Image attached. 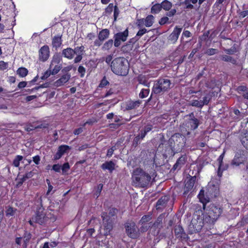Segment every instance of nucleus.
<instances>
[{
	"label": "nucleus",
	"instance_id": "obj_60",
	"mask_svg": "<svg viewBox=\"0 0 248 248\" xmlns=\"http://www.w3.org/2000/svg\"><path fill=\"white\" fill-rule=\"evenodd\" d=\"M142 140V139L140 137V135H137L134 139L133 145H134L135 146H137L140 143V140Z\"/></svg>",
	"mask_w": 248,
	"mask_h": 248
},
{
	"label": "nucleus",
	"instance_id": "obj_54",
	"mask_svg": "<svg viewBox=\"0 0 248 248\" xmlns=\"http://www.w3.org/2000/svg\"><path fill=\"white\" fill-rule=\"evenodd\" d=\"M8 63L3 61H0V70H4L8 68Z\"/></svg>",
	"mask_w": 248,
	"mask_h": 248
},
{
	"label": "nucleus",
	"instance_id": "obj_49",
	"mask_svg": "<svg viewBox=\"0 0 248 248\" xmlns=\"http://www.w3.org/2000/svg\"><path fill=\"white\" fill-rule=\"evenodd\" d=\"M218 52V50L217 49L209 48L206 50L205 54H206L207 55H208L209 56H211V55H213L215 54H217Z\"/></svg>",
	"mask_w": 248,
	"mask_h": 248
},
{
	"label": "nucleus",
	"instance_id": "obj_44",
	"mask_svg": "<svg viewBox=\"0 0 248 248\" xmlns=\"http://www.w3.org/2000/svg\"><path fill=\"white\" fill-rule=\"evenodd\" d=\"M235 44L229 49H224V51L228 54H233L236 52L237 50L235 47Z\"/></svg>",
	"mask_w": 248,
	"mask_h": 248
},
{
	"label": "nucleus",
	"instance_id": "obj_8",
	"mask_svg": "<svg viewBox=\"0 0 248 248\" xmlns=\"http://www.w3.org/2000/svg\"><path fill=\"white\" fill-rule=\"evenodd\" d=\"M186 139L182 134L176 133L169 139V142L172 144L175 152L180 153L185 146Z\"/></svg>",
	"mask_w": 248,
	"mask_h": 248
},
{
	"label": "nucleus",
	"instance_id": "obj_11",
	"mask_svg": "<svg viewBox=\"0 0 248 248\" xmlns=\"http://www.w3.org/2000/svg\"><path fill=\"white\" fill-rule=\"evenodd\" d=\"M128 30L126 29L123 32H119L114 35V46L116 47H118L121 44V42H125L126 41L128 36Z\"/></svg>",
	"mask_w": 248,
	"mask_h": 248
},
{
	"label": "nucleus",
	"instance_id": "obj_46",
	"mask_svg": "<svg viewBox=\"0 0 248 248\" xmlns=\"http://www.w3.org/2000/svg\"><path fill=\"white\" fill-rule=\"evenodd\" d=\"M73 65H69L67 66L63 67L62 69V72L63 74V75L67 74V75H71L69 72L72 70L73 68Z\"/></svg>",
	"mask_w": 248,
	"mask_h": 248
},
{
	"label": "nucleus",
	"instance_id": "obj_26",
	"mask_svg": "<svg viewBox=\"0 0 248 248\" xmlns=\"http://www.w3.org/2000/svg\"><path fill=\"white\" fill-rule=\"evenodd\" d=\"M115 165L116 164L112 161L110 160L106 161L103 163L101 166V168L104 170H108L110 173H112L115 169Z\"/></svg>",
	"mask_w": 248,
	"mask_h": 248
},
{
	"label": "nucleus",
	"instance_id": "obj_62",
	"mask_svg": "<svg viewBox=\"0 0 248 248\" xmlns=\"http://www.w3.org/2000/svg\"><path fill=\"white\" fill-rule=\"evenodd\" d=\"M103 40H101L100 38H98V39H96L93 42L94 46L99 47L101 45H103Z\"/></svg>",
	"mask_w": 248,
	"mask_h": 248
},
{
	"label": "nucleus",
	"instance_id": "obj_24",
	"mask_svg": "<svg viewBox=\"0 0 248 248\" xmlns=\"http://www.w3.org/2000/svg\"><path fill=\"white\" fill-rule=\"evenodd\" d=\"M182 30V29L181 28L176 26L173 31L169 36V40L171 41L173 43L176 42L178 39Z\"/></svg>",
	"mask_w": 248,
	"mask_h": 248
},
{
	"label": "nucleus",
	"instance_id": "obj_23",
	"mask_svg": "<svg viewBox=\"0 0 248 248\" xmlns=\"http://www.w3.org/2000/svg\"><path fill=\"white\" fill-rule=\"evenodd\" d=\"M199 125V120L194 117L193 118L189 119L186 123V125L189 130L196 129L198 127Z\"/></svg>",
	"mask_w": 248,
	"mask_h": 248
},
{
	"label": "nucleus",
	"instance_id": "obj_48",
	"mask_svg": "<svg viewBox=\"0 0 248 248\" xmlns=\"http://www.w3.org/2000/svg\"><path fill=\"white\" fill-rule=\"evenodd\" d=\"M151 218H152L150 215H144L140 220V223L143 224L149 221Z\"/></svg>",
	"mask_w": 248,
	"mask_h": 248
},
{
	"label": "nucleus",
	"instance_id": "obj_58",
	"mask_svg": "<svg viewBox=\"0 0 248 248\" xmlns=\"http://www.w3.org/2000/svg\"><path fill=\"white\" fill-rule=\"evenodd\" d=\"M52 170L56 172H60L61 166L59 164H54L52 166Z\"/></svg>",
	"mask_w": 248,
	"mask_h": 248
},
{
	"label": "nucleus",
	"instance_id": "obj_13",
	"mask_svg": "<svg viewBox=\"0 0 248 248\" xmlns=\"http://www.w3.org/2000/svg\"><path fill=\"white\" fill-rule=\"evenodd\" d=\"M163 216L161 214L159 215L156 218L155 222L154 223L152 227L155 230L153 232L154 236H157L159 235L161 229L163 227L162 220Z\"/></svg>",
	"mask_w": 248,
	"mask_h": 248
},
{
	"label": "nucleus",
	"instance_id": "obj_56",
	"mask_svg": "<svg viewBox=\"0 0 248 248\" xmlns=\"http://www.w3.org/2000/svg\"><path fill=\"white\" fill-rule=\"evenodd\" d=\"M46 182L48 185V189H47V191L46 192V195H48L50 193V192L52 190L53 188V186L51 185V183H50V181L49 179H46Z\"/></svg>",
	"mask_w": 248,
	"mask_h": 248
},
{
	"label": "nucleus",
	"instance_id": "obj_15",
	"mask_svg": "<svg viewBox=\"0 0 248 248\" xmlns=\"http://www.w3.org/2000/svg\"><path fill=\"white\" fill-rule=\"evenodd\" d=\"M200 202L202 204V207L204 210L206 209V204L210 202L211 198L207 194L203 188L200 190L198 195Z\"/></svg>",
	"mask_w": 248,
	"mask_h": 248
},
{
	"label": "nucleus",
	"instance_id": "obj_42",
	"mask_svg": "<svg viewBox=\"0 0 248 248\" xmlns=\"http://www.w3.org/2000/svg\"><path fill=\"white\" fill-rule=\"evenodd\" d=\"M113 17H114V21H116L117 20V19L119 15L120 14V10L118 7V3L117 2L115 3V4L114 5V8L113 9Z\"/></svg>",
	"mask_w": 248,
	"mask_h": 248
},
{
	"label": "nucleus",
	"instance_id": "obj_17",
	"mask_svg": "<svg viewBox=\"0 0 248 248\" xmlns=\"http://www.w3.org/2000/svg\"><path fill=\"white\" fill-rule=\"evenodd\" d=\"M174 233L176 237L181 240H186L187 238V235L185 232L183 227L180 225H176L174 229Z\"/></svg>",
	"mask_w": 248,
	"mask_h": 248
},
{
	"label": "nucleus",
	"instance_id": "obj_52",
	"mask_svg": "<svg viewBox=\"0 0 248 248\" xmlns=\"http://www.w3.org/2000/svg\"><path fill=\"white\" fill-rule=\"evenodd\" d=\"M70 165L68 162L64 163L62 166H61V170L63 173H64L67 170L70 169Z\"/></svg>",
	"mask_w": 248,
	"mask_h": 248
},
{
	"label": "nucleus",
	"instance_id": "obj_57",
	"mask_svg": "<svg viewBox=\"0 0 248 248\" xmlns=\"http://www.w3.org/2000/svg\"><path fill=\"white\" fill-rule=\"evenodd\" d=\"M237 13H238L239 18L241 19V18L245 17L247 16H248V10L244 11H242V12H240L239 13L237 12Z\"/></svg>",
	"mask_w": 248,
	"mask_h": 248
},
{
	"label": "nucleus",
	"instance_id": "obj_14",
	"mask_svg": "<svg viewBox=\"0 0 248 248\" xmlns=\"http://www.w3.org/2000/svg\"><path fill=\"white\" fill-rule=\"evenodd\" d=\"M245 156L243 151L237 152L232 161V165L238 166L243 163L245 160Z\"/></svg>",
	"mask_w": 248,
	"mask_h": 248
},
{
	"label": "nucleus",
	"instance_id": "obj_38",
	"mask_svg": "<svg viewBox=\"0 0 248 248\" xmlns=\"http://www.w3.org/2000/svg\"><path fill=\"white\" fill-rule=\"evenodd\" d=\"M161 4H155L151 8V13L154 14H157L161 11Z\"/></svg>",
	"mask_w": 248,
	"mask_h": 248
},
{
	"label": "nucleus",
	"instance_id": "obj_64",
	"mask_svg": "<svg viewBox=\"0 0 248 248\" xmlns=\"http://www.w3.org/2000/svg\"><path fill=\"white\" fill-rule=\"evenodd\" d=\"M168 21L169 18L167 16H164L160 19L159 23L161 25H163L167 23L168 22Z\"/></svg>",
	"mask_w": 248,
	"mask_h": 248
},
{
	"label": "nucleus",
	"instance_id": "obj_50",
	"mask_svg": "<svg viewBox=\"0 0 248 248\" xmlns=\"http://www.w3.org/2000/svg\"><path fill=\"white\" fill-rule=\"evenodd\" d=\"M51 75H52V72L49 68L44 73L43 75L41 77V78L42 80H45L47 78H48Z\"/></svg>",
	"mask_w": 248,
	"mask_h": 248
},
{
	"label": "nucleus",
	"instance_id": "obj_33",
	"mask_svg": "<svg viewBox=\"0 0 248 248\" xmlns=\"http://www.w3.org/2000/svg\"><path fill=\"white\" fill-rule=\"evenodd\" d=\"M29 71L28 69L24 67H21L17 69L16 73L20 77H25L28 74Z\"/></svg>",
	"mask_w": 248,
	"mask_h": 248
},
{
	"label": "nucleus",
	"instance_id": "obj_40",
	"mask_svg": "<svg viewBox=\"0 0 248 248\" xmlns=\"http://www.w3.org/2000/svg\"><path fill=\"white\" fill-rule=\"evenodd\" d=\"M51 61L59 63H62V56L59 53H55L53 55Z\"/></svg>",
	"mask_w": 248,
	"mask_h": 248
},
{
	"label": "nucleus",
	"instance_id": "obj_61",
	"mask_svg": "<svg viewBox=\"0 0 248 248\" xmlns=\"http://www.w3.org/2000/svg\"><path fill=\"white\" fill-rule=\"evenodd\" d=\"M96 122H97V121L95 118L89 119L83 124L82 126H85L87 124L92 125Z\"/></svg>",
	"mask_w": 248,
	"mask_h": 248
},
{
	"label": "nucleus",
	"instance_id": "obj_25",
	"mask_svg": "<svg viewBox=\"0 0 248 248\" xmlns=\"http://www.w3.org/2000/svg\"><path fill=\"white\" fill-rule=\"evenodd\" d=\"M238 139L242 145L248 150V132H241L239 134Z\"/></svg>",
	"mask_w": 248,
	"mask_h": 248
},
{
	"label": "nucleus",
	"instance_id": "obj_29",
	"mask_svg": "<svg viewBox=\"0 0 248 248\" xmlns=\"http://www.w3.org/2000/svg\"><path fill=\"white\" fill-rule=\"evenodd\" d=\"M110 35V31L108 29H102L98 34V38L103 41L108 38Z\"/></svg>",
	"mask_w": 248,
	"mask_h": 248
},
{
	"label": "nucleus",
	"instance_id": "obj_3",
	"mask_svg": "<svg viewBox=\"0 0 248 248\" xmlns=\"http://www.w3.org/2000/svg\"><path fill=\"white\" fill-rule=\"evenodd\" d=\"M118 210L114 207L108 208V212H103L101 217L103 221V226L106 234L109 233L113 227L114 221L117 218Z\"/></svg>",
	"mask_w": 248,
	"mask_h": 248
},
{
	"label": "nucleus",
	"instance_id": "obj_63",
	"mask_svg": "<svg viewBox=\"0 0 248 248\" xmlns=\"http://www.w3.org/2000/svg\"><path fill=\"white\" fill-rule=\"evenodd\" d=\"M103 185L102 184H99L98 186H97V190L95 192V194L98 197L101 192V191L102 190V188H103Z\"/></svg>",
	"mask_w": 248,
	"mask_h": 248
},
{
	"label": "nucleus",
	"instance_id": "obj_2",
	"mask_svg": "<svg viewBox=\"0 0 248 248\" xmlns=\"http://www.w3.org/2000/svg\"><path fill=\"white\" fill-rule=\"evenodd\" d=\"M110 68L116 75L126 76L129 71V63L125 58L119 57L114 59L111 62Z\"/></svg>",
	"mask_w": 248,
	"mask_h": 248
},
{
	"label": "nucleus",
	"instance_id": "obj_31",
	"mask_svg": "<svg viewBox=\"0 0 248 248\" xmlns=\"http://www.w3.org/2000/svg\"><path fill=\"white\" fill-rule=\"evenodd\" d=\"M113 44V40L112 39H110L108 41H106L102 45L101 49L105 51H108L112 47Z\"/></svg>",
	"mask_w": 248,
	"mask_h": 248
},
{
	"label": "nucleus",
	"instance_id": "obj_27",
	"mask_svg": "<svg viewBox=\"0 0 248 248\" xmlns=\"http://www.w3.org/2000/svg\"><path fill=\"white\" fill-rule=\"evenodd\" d=\"M71 78V75H62L60 78L57 79L55 82V85L57 87H60L63 85H64L65 83L67 82Z\"/></svg>",
	"mask_w": 248,
	"mask_h": 248
},
{
	"label": "nucleus",
	"instance_id": "obj_12",
	"mask_svg": "<svg viewBox=\"0 0 248 248\" xmlns=\"http://www.w3.org/2000/svg\"><path fill=\"white\" fill-rule=\"evenodd\" d=\"M50 56V49L49 46L45 45L42 46L38 51V59L40 62H45L49 59Z\"/></svg>",
	"mask_w": 248,
	"mask_h": 248
},
{
	"label": "nucleus",
	"instance_id": "obj_39",
	"mask_svg": "<svg viewBox=\"0 0 248 248\" xmlns=\"http://www.w3.org/2000/svg\"><path fill=\"white\" fill-rule=\"evenodd\" d=\"M23 157L20 155L16 156L13 161V165L15 167H18L20 165V162L22 160Z\"/></svg>",
	"mask_w": 248,
	"mask_h": 248
},
{
	"label": "nucleus",
	"instance_id": "obj_16",
	"mask_svg": "<svg viewBox=\"0 0 248 248\" xmlns=\"http://www.w3.org/2000/svg\"><path fill=\"white\" fill-rule=\"evenodd\" d=\"M71 149V147L67 145H61L58 148L57 152L54 155L53 159L55 160L60 159L62 156Z\"/></svg>",
	"mask_w": 248,
	"mask_h": 248
},
{
	"label": "nucleus",
	"instance_id": "obj_18",
	"mask_svg": "<svg viewBox=\"0 0 248 248\" xmlns=\"http://www.w3.org/2000/svg\"><path fill=\"white\" fill-rule=\"evenodd\" d=\"M196 179V176H190L186 182L183 192L184 195H186L191 190L195 184Z\"/></svg>",
	"mask_w": 248,
	"mask_h": 248
},
{
	"label": "nucleus",
	"instance_id": "obj_9",
	"mask_svg": "<svg viewBox=\"0 0 248 248\" xmlns=\"http://www.w3.org/2000/svg\"><path fill=\"white\" fill-rule=\"evenodd\" d=\"M124 228L127 235L132 239H137L140 236V232L135 222L127 221L125 222Z\"/></svg>",
	"mask_w": 248,
	"mask_h": 248
},
{
	"label": "nucleus",
	"instance_id": "obj_21",
	"mask_svg": "<svg viewBox=\"0 0 248 248\" xmlns=\"http://www.w3.org/2000/svg\"><path fill=\"white\" fill-rule=\"evenodd\" d=\"M62 44V34H58L52 38V47L57 50Z\"/></svg>",
	"mask_w": 248,
	"mask_h": 248
},
{
	"label": "nucleus",
	"instance_id": "obj_30",
	"mask_svg": "<svg viewBox=\"0 0 248 248\" xmlns=\"http://www.w3.org/2000/svg\"><path fill=\"white\" fill-rule=\"evenodd\" d=\"M22 237V239H23V244L22 245L23 248H27L28 244L31 239V234L30 232L25 231L24 234Z\"/></svg>",
	"mask_w": 248,
	"mask_h": 248
},
{
	"label": "nucleus",
	"instance_id": "obj_10",
	"mask_svg": "<svg viewBox=\"0 0 248 248\" xmlns=\"http://www.w3.org/2000/svg\"><path fill=\"white\" fill-rule=\"evenodd\" d=\"M159 149H162L163 155L166 157H173L177 152H175L174 148L172 144L169 142L168 140H164L158 146Z\"/></svg>",
	"mask_w": 248,
	"mask_h": 248
},
{
	"label": "nucleus",
	"instance_id": "obj_20",
	"mask_svg": "<svg viewBox=\"0 0 248 248\" xmlns=\"http://www.w3.org/2000/svg\"><path fill=\"white\" fill-rule=\"evenodd\" d=\"M187 157L186 154L182 155L176 160V163L173 165L172 170H180L187 161Z\"/></svg>",
	"mask_w": 248,
	"mask_h": 248
},
{
	"label": "nucleus",
	"instance_id": "obj_7",
	"mask_svg": "<svg viewBox=\"0 0 248 248\" xmlns=\"http://www.w3.org/2000/svg\"><path fill=\"white\" fill-rule=\"evenodd\" d=\"M48 220V217L46 216L45 208L42 205V199H40V202L37 205L35 214L28 221L29 223L32 226H34V223L43 225L46 224Z\"/></svg>",
	"mask_w": 248,
	"mask_h": 248
},
{
	"label": "nucleus",
	"instance_id": "obj_5",
	"mask_svg": "<svg viewBox=\"0 0 248 248\" xmlns=\"http://www.w3.org/2000/svg\"><path fill=\"white\" fill-rule=\"evenodd\" d=\"M171 84V81L169 79L163 78H158L154 84L149 99H151L153 94L161 95L168 92L170 88Z\"/></svg>",
	"mask_w": 248,
	"mask_h": 248
},
{
	"label": "nucleus",
	"instance_id": "obj_47",
	"mask_svg": "<svg viewBox=\"0 0 248 248\" xmlns=\"http://www.w3.org/2000/svg\"><path fill=\"white\" fill-rule=\"evenodd\" d=\"M109 84V82L107 80L106 77L104 76L103 78L100 81V82L99 85V87L100 88H104L106 86L108 85Z\"/></svg>",
	"mask_w": 248,
	"mask_h": 248
},
{
	"label": "nucleus",
	"instance_id": "obj_34",
	"mask_svg": "<svg viewBox=\"0 0 248 248\" xmlns=\"http://www.w3.org/2000/svg\"><path fill=\"white\" fill-rule=\"evenodd\" d=\"M221 60L226 62H230L233 64H237V61L234 58H232V56L229 55H223L221 58Z\"/></svg>",
	"mask_w": 248,
	"mask_h": 248
},
{
	"label": "nucleus",
	"instance_id": "obj_35",
	"mask_svg": "<svg viewBox=\"0 0 248 248\" xmlns=\"http://www.w3.org/2000/svg\"><path fill=\"white\" fill-rule=\"evenodd\" d=\"M154 16L152 15L148 16L145 19H144L145 21V25L147 27H150L152 26L154 23Z\"/></svg>",
	"mask_w": 248,
	"mask_h": 248
},
{
	"label": "nucleus",
	"instance_id": "obj_51",
	"mask_svg": "<svg viewBox=\"0 0 248 248\" xmlns=\"http://www.w3.org/2000/svg\"><path fill=\"white\" fill-rule=\"evenodd\" d=\"M78 72L80 74V76L81 78H83L86 73V69L82 65H79L78 67Z\"/></svg>",
	"mask_w": 248,
	"mask_h": 248
},
{
	"label": "nucleus",
	"instance_id": "obj_36",
	"mask_svg": "<svg viewBox=\"0 0 248 248\" xmlns=\"http://www.w3.org/2000/svg\"><path fill=\"white\" fill-rule=\"evenodd\" d=\"M161 4L162 8L166 11H169L172 6V3L167 0L163 1Z\"/></svg>",
	"mask_w": 248,
	"mask_h": 248
},
{
	"label": "nucleus",
	"instance_id": "obj_45",
	"mask_svg": "<svg viewBox=\"0 0 248 248\" xmlns=\"http://www.w3.org/2000/svg\"><path fill=\"white\" fill-rule=\"evenodd\" d=\"M16 209H14V208L12 207H9L6 210V215L7 217H10L13 216L14 215L16 211Z\"/></svg>",
	"mask_w": 248,
	"mask_h": 248
},
{
	"label": "nucleus",
	"instance_id": "obj_53",
	"mask_svg": "<svg viewBox=\"0 0 248 248\" xmlns=\"http://www.w3.org/2000/svg\"><path fill=\"white\" fill-rule=\"evenodd\" d=\"M192 105L200 108H202L203 106L201 100L199 101L197 100L193 101Z\"/></svg>",
	"mask_w": 248,
	"mask_h": 248
},
{
	"label": "nucleus",
	"instance_id": "obj_37",
	"mask_svg": "<svg viewBox=\"0 0 248 248\" xmlns=\"http://www.w3.org/2000/svg\"><path fill=\"white\" fill-rule=\"evenodd\" d=\"M114 8V5L113 3H109L105 9L104 15H105V16L110 15L112 13Z\"/></svg>",
	"mask_w": 248,
	"mask_h": 248
},
{
	"label": "nucleus",
	"instance_id": "obj_55",
	"mask_svg": "<svg viewBox=\"0 0 248 248\" xmlns=\"http://www.w3.org/2000/svg\"><path fill=\"white\" fill-rule=\"evenodd\" d=\"M225 152H223L218 157L217 161L218 163V166L222 167L223 164V160L224 157Z\"/></svg>",
	"mask_w": 248,
	"mask_h": 248
},
{
	"label": "nucleus",
	"instance_id": "obj_19",
	"mask_svg": "<svg viewBox=\"0 0 248 248\" xmlns=\"http://www.w3.org/2000/svg\"><path fill=\"white\" fill-rule=\"evenodd\" d=\"M206 192L211 199L217 197L219 194L218 188L214 185L208 186L206 187Z\"/></svg>",
	"mask_w": 248,
	"mask_h": 248
},
{
	"label": "nucleus",
	"instance_id": "obj_6",
	"mask_svg": "<svg viewBox=\"0 0 248 248\" xmlns=\"http://www.w3.org/2000/svg\"><path fill=\"white\" fill-rule=\"evenodd\" d=\"M85 47L83 45L80 46H77L73 49L71 47H67L64 48L62 50V56L68 60H72L73 59L75 54L76 57L74 60V62L75 63L79 62L83 58V55L85 52Z\"/></svg>",
	"mask_w": 248,
	"mask_h": 248
},
{
	"label": "nucleus",
	"instance_id": "obj_43",
	"mask_svg": "<svg viewBox=\"0 0 248 248\" xmlns=\"http://www.w3.org/2000/svg\"><path fill=\"white\" fill-rule=\"evenodd\" d=\"M149 92V89H142L140 93L139 96L140 98H144L148 95Z\"/></svg>",
	"mask_w": 248,
	"mask_h": 248
},
{
	"label": "nucleus",
	"instance_id": "obj_1",
	"mask_svg": "<svg viewBox=\"0 0 248 248\" xmlns=\"http://www.w3.org/2000/svg\"><path fill=\"white\" fill-rule=\"evenodd\" d=\"M205 210V215L203 216V219L200 221V225L197 230L202 229L204 222L209 224H214L222 213L223 208L219 204L211 203Z\"/></svg>",
	"mask_w": 248,
	"mask_h": 248
},
{
	"label": "nucleus",
	"instance_id": "obj_22",
	"mask_svg": "<svg viewBox=\"0 0 248 248\" xmlns=\"http://www.w3.org/2000/svg\"><path fill=\"white\" fill-rule=\"evenodd\" d=\"M140 103L141 101L140 100L133 101L130 100L125 102L124 104V107L126 110H131L139 107Z\"/></svg>",
	"mask_w": 248,
	"mask_h": 248
},
{
	"label": "nucleus",
	"instance_id": "obj_41",
	"mask_svg": "<svg viewBox=\"0 0 248 248\" xmlns=\"http://www.w3.org/2000/svg\"><path fill=\"white\" fill-rule=\"evenodd\" d=\"M49 68L52 72V75H55L62 69V65H54L52 68H50V67Z\"/></svg>",
	"mask_w": 248,
	"mask_h": 248
},
{
	"label": "nucleus",
	"instance_id": "obj_4",
	"mask_svg": "<svg viewBox=\"0 0 248 248\" xmlns=\"http://www.w3.org/2000/svg\"><path fill=\"white\" fill-rule=\"evenodd\" d=\"M134 183L137 186L144 188L149 184L151 177L150 175L140 168L134 170L132 174Z\"/></svg>",
	"mask_w": 248,
	"mask_h": 248
},
{
	"label": "nucleus",
	"instance_id": "obj_59",
	"mask_svg": "<svg viewBox=\"0 0 248 248\" xmlns=\"http://www.w3.org/2000/svg\"><path fill=\"white\" fill-rule=\"evenodd\" d=\"M137 25L139 28H140L145 25V21L144 18L138 19L137 21Z\"/></svg>",
	"mask_w": 248,
	"mask_h": 248
},
{
	"label": "nucleus",
	"instance_id": "obj_28",
	"mask_svg": "<svg viewBox=\"0 0 248 248\" xmlns=\"http://www.w3.org/2000/svg\"><path fill=\"white\" fill-rule=\"evenodd\" d=\"M169 201V198L166 196H162L159 198L156 203V209L159 210L162 207H165L167 202Z\"/></svg>",
	"mask_w": 248,
	"mask_h": 248
},
{
	"label": "nucleus",
	"instance_id": "obj_32",
	"mask_svg": "<svg viewBox=\"0 0 248 248\" xmlns=\"http://www.w3.org/2000/svg\"><path fill=\"white\" fill-rule=\"evenodd\" d=\"M153 129V125L151 124H148L146 126H144L143 129L140 131V137L141 139H143V138L146 136L147 134L151 131Z\"/></svg>",
	"mask_w": 248,
	"mask_h": 248
}]
</instances>
